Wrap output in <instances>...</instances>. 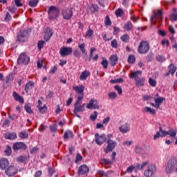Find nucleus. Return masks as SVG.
<instances>
[{"mask_svg":"<svg viewBox=\"0 0 177 177\" xmlns=\"http://www.w3.org/2000/svg\"><path fill=\"white\" fill-rule=\"evenodd\" d=\"M120 39L121 41H122V42H124L125 44H127V42H129V35L124 34L122 35L120 37Z\"/></svg>","mask_w":177,"mask_h":177,"instance_id":"nucleus-41","label":"nucleus"},{"mask_svg":"<svg viewBox=\"0 0 177 177\" xmlns=\"http://www.w3.org/2000/svg\"><path fill=\"white\" fill-rule=\"evenodd\" d=\"M48 13L49 20H55V19L59 17V13H60V10L56 6H51L48 8Z\"/></svg>","mask_w":177,"mask_h":177,"instance_id":"nucleus-3","label":"nucleus"},{"mask_svg":"<svg viewBox=\"0 0 177 177\" xmlns=\"http://www.w3.org/2000/svg\"><path fill=\"white\" fill-rule=\"evenodd\" d=\"M15 3L16 6H17V8H20L21 6H23L21 0H15Z\"/></svg>","mask_w":177,"mask_h":177,"instance_id":"nucleus-63","label":"nucleus"},{"mask_svg":"<svg viewBox=\"0 0 177 177\" xmlns=\"http://www.w3.org/2000/svg\"><path fill=\"white\" fill-rule=\"evenodd\" d=\"M109 63L112 67L117 65V63H118V57L117 55H111L109 57Z\"/></svg>","mask_w":177,"mask_h":177,"instance_id":"nucleus-19","label":"nucleus"},{"mask_svg":"<svg viewBox=\"0 0 177 177\" xmlns=\"http://www.w3.org/2000/svg\"><path fill=\"white\" fill-rule=\"evenodd\" d=\"M111 174H113V171H107L106 173L102 170H98L97 172V175H99L100 177H112Z\"/></svg>","mask_w":177,"mask_h":177,"instance_id":"nucleus-25","label":"nucleus"},{"mask_svg":"<svg viewBox=\"0 0 177 177\" xmlns=\"http://www.w3.org/2000/svg\"><path fill=\"white\" fill-rule=\"evenodd\" d=\"M111 46H112V48H114L115 49H117L118 48V42L117 41L116 39H113L111 42Z\"/></svg>","mask_w":177,"mask_h":177,"instance_id":"nucleus-47","label":"nucleus"},{"mask_svg":"<svg viewBox=\"0 0 177 177\" xmlns=\"http://www.w3.org/2000/svg\"><path fill=\"white\" fill-rule=\"evenodd\" d=\"M34 82L32 81H29L28 83H26V84L25 85V92H26V93H28V92H30V91H31V89H32V88H34Z\"/></svg>","mask_w":177,"mask_h":177,"instance_id":"nucleus-28","label":"nucleus"},{"mask_svg":"<svg viewBox=\"0 0 177 177\" xmlns=\"http://www.w3.org/2000/svg\"><path fill=\"white\" fill-rule=\"evenodd\" d=\"M168 135H169L171 138H175L176 136V131H175V130L171 129L169 131H168Z\"/></svg>","mask_w":177,"mask_h":177,"instance_id":"nucleus-55","label":"nucleus"},{"mask_svg":"<svg viewBox=\"0 0 177 177\" xmlns=\"http://www.w3.org/2000/svg\"><path fill=\"white\" fill-rule=\"evenodd\" d=\"M124 31H133V24L131 21H128L123 26Z\"/></svg>","mask_w":177,"mask_h":177,"instance_id":"nucleus-23","label":"nucleus"},{"mask_svg":"<svg viewBox=\"0 0 177 177\" xmlns=\"http://www.w3.org/2000/svg\"><path fill=\"white\" fill-rule=\"evenodd\" d=\"M159 131L161 133L160 136L162 138H164V136H167V135H168V133H169L168 131H165L162 130V127H159Z\"/></svg>","mask_w":177,"mask_h":177,"instance_id":"nucleus-51","label":"nucleus"},{"mask_svg":"<svg viewBox=\"0 0 177 177\" xmlns=\"http://www.w3.org/2000/svg\"><path fill=\"white\" fill-rule=\"evenodd\" d=\"M173 13L170 15L169 19L171 21H177V12L176 8H173Z\"/></svg>","mask_w":177,"mask_h":177,"instance_id":"nucleus-36","label":"nucleus"},{"mask_svg":"<svg viewBox=\"0 0 177 177\" xmlns=\"http://www.w3.org/2000/svg\"><path fill=\"white\" fill-rule=\"evenodd\" d=\"M102 66H103V68H107L108 66H109V62L107 61V59H104L102 62H101Z\"/></svg>","mask_w":177,"mask_h":177,"instance_id":"nucleus-49","label":"nucleus"},{"mask_svg":"<svg viewBox=\"0 0 177 177\" xmlns=\"http://www.w3.org/2000/svg\"><path fill=\"white\" fill-rule=\"evenodd\" d=\"M96 118H97V112L94 111V113L90 116V120L91 121H96Z\"/></svg>","mask_w":177,"mask_h":177,"instance_id":"nucleus-53","label":"nucleus"},{"mask_svg":"<svg viewBox=\"0 0 177 177\" xmlns=\"http://www.w3.org/2000/svg\"><path fill=\"white\" fill-rule=\"evenodd\" d=\"M50 132H56L57 131V126L56 124L50 126Z\"/></svg>","mask_w":177,"mask_h":177,"instance_id":"nucleus-61","label":"nucleus"},{"mask_svg":"<svg viewBox=\"0 0 177 177\" xmlns=\"http://www.w3.org/2000/svg\"><path fill=\"white\" fill-rule=\"evenodd\" d=\"M147 169L144 171V176L145 177H151L156 174V165L150 164L148 161V165L146 166Z\"/></svg>","mask_w":177,"mask_h":177,"instance_id":"nucleus-4","label":"nucleus"},{"mask_svg":"<svg viewBox=\"0 0 177 177\" xmlns=\"http://www.w3.org/2000/svg\"><path fill=\"white\" fill-rule=\"evenodd\" d=\"M28 38V32L27 30H24L20 32L17 35V41L19 42H25L26 39Z\"/></svg>","mask_w":177,"mask_h":177,"instance_id":"nucleus-13","label":"nucleus"},{"mask_svg":"<svg viewBox=\"0 0 177 177\" xmlns=\"http://www.w3.org/2000/svg\"><path fill=\"white\" fill-rule=\"evenodd\" d=\"M119 129L122 133H127V132H129V124H128V123H125L120 126Z\"/></svg>","mask_w":177,"mask_h":177,"instance_id":"nucleus-26","label":"nucleus"},{"mask_svg":"<svg viewBox=\"0 0 177 177\" xmlns=\"http://www.w3.org/2000/svg\"><path fill=\"white\" fill-rule=\"evenodd\" d=\"M99 10V6L97 5L92 4L88 9V12L93 15V13H96Z\"/></svg>","mask_w":177,"mask_h":177,"instance_id":"nucleus-27","label":"nucleus"},{"mask_svg":"<svg viewBox=\"0 0 177 177\" xmlns=\"http://www.w3.org/2000/svg\"><path fill=\"white\" fill-rule=\"evenodd\" d=\"M38 5V0H30L29 1V6L34 8Z\"/></svg>","mask_w":177,"mask_h":177,"instance_id":"nucleus-45","label":"nucleus"},{"mask_svg":"<svg viewBox=\"0 0 177 177\" xmlns=\"http://www.w3.org/2000/svg\"><path fill=\"white\" fill-rule=\"evenodd\" d=\"M17 172H19V169L16 166L12 165L8 166L5 170L6 175L9 177L15 176Z\"/></svg>","mask_w":177,"mask_h":177,"instance_id":"nucleus-7","label":"nucleus"},{"mask_svg":"<svg viewBox=\"0 0 177 177\" xmlns=\"http://www.w3.org/2000/svg\"><path fill=\"white\" fill-rule=\"evenodd\" d=\"M149 49H150L149 43L146 41H142L138 46V53L145 54L149 52Z\"/></svg>","mask_w":177,"mask_h":177,"instance_id":"nucleus-6","label":"nucleus"},{"mask_svg":"<svg viewBox=\"0 0 177 177\" xmlns=\"http://www.w3.org/2000/svg\"><path fill=\"white\" fill-rule=\"evenodd\" d=\"M114 88L118 91V95H122V88L121 86L116 85L114 86Z\"/></svg>","mask_w":177,"mask_h":177,"instance_id":"nucleus-52","label":"nucleus"},{"mask_svg":"<svg viewBox=\"0 0 177 177\" xmlns=\"http://www.w3.org/2000/svg\"><path fill=\"white\" fill-rule=\"evenodd\" d=\"M104 24L106 27H110V26H111V20L110 19V17H109V15H106L105 17Z\"/></svg>","mask_w":177,"mask_h":177,"instance_id":"nucleus-43","label":"nucleus"},{"mask_svg":"<svg viewBox=\"0 0 177 177\" xmlns=\"http://www.w3.org/2000/svg\"><path fill=\"white\" fill-rule=\"evenodd\" d=\"M91 76V72L89 71H84L82 72L80 76V80L81 81H85L88 77Z\"/></svg>","mask_w":177,"mask_h":177,"instance_id":"nucleus-24","label":"nucleus"},{"mask_svg":"<svg viewBox=\"0 0 177 177\" xmlns=\"http://www.w3.org/2000/svg\"><path fill=\"white\" fill-rule=\"evenodd\" d=\"M148 164H149V161H145V162H142L141 165L140 164L136 165V166L134 167V168H135L134 169H135L136 172H137V171H139V170L142 171V170L145 169V168H146V167H147Z\"/></svg>","mask_w":177,"mask_h":177,"instance_id":"nucleus-20","label":"nucleus"},{"mask_svg":"<svg viewBox=\"0 0 177 177\" xmlns=\"http://www.w3.org/2000/svg\"><path fill=\"white\" fill-rule=\"evenodd\" d=\"M162 45L164 46V45H166V46H169V40L167 39H163L161 41Z\"/></svg>","mask_w":177,"mask_h":177,"instance_id":"nucleus-62","label":"nucleus"},{"mask_svg":"<svg viewBox=\"0 0 177 177\" xmlns=\"http://www.w3.org/2000/svg\"><path fill=\"white\" fill-rule=\"evenodd\" d=\"M158 23V26H161V22L162 21V10H158V11L154 13L153 17L151 18V23L152 26H156Z\"/></svg>","mask_w":177,"mask_h":177,"instance_id":"nucleus-2","label":"nucleus"},{"mask_svg":"<svg viewBox=\"0 0 177 177\" xmlns=\"http://www.w3.org/2000/svg\"><path fill=\"white\" fill-rule=\"evenodd\" d=\"M17 63L19 64H25L27 66L30 63V57L26 53H21L17 59Z\"/></svg>","mask_w":177,"mask_h":177,"instance_id":"nucleus-9","label":"nucleus"},{"mask_svg":"<svg viewBox=\"0 0 177 177\" xmlns=\"http://www.w3.org/2000/svg\"><path fill=\"white\" fill-rule=\"evenodd\" d=\"M115 15L116 17H122V16H124V10L120 8H118L115 11Z\"/></svg>","mask_w":177,"mask_h":177,"instance_id":"nucleus-37","label":"nucleus"},{"mask_svg":"<svg viewBox=\"0 0 177 177\" xmlns=\"http://www.w3.org/2000/svg\"><path fill=\"white\" fill-rule=\"evenodd\" d=\"M136 61V58L135 57V55H130L128 57L127 62L129 63V64H133Z\"/></svg>","mask_w":177,"mask_h":177,"instance_id":"nucleus-40","label":"nucleus"},{"mask_svg":"<svg viewBox=\"0 0 177 177\" xmlns=\"http://www.w3.org/2000/svg\"><path fill=\"white\" fill-rule=\"evenodd\" d=\"M115 146H117V142L111 139H108L107 140V146L106 149H104V153L107 154L109 151H113L114 149H115Z\"/></svg>","mask_w":177,"mask_h":177,"instance_id":"nucleus-10","label":"nucleus"},{"mask_svg":"<svg viewBox=\"0 0 177 177\" xmlns=\"http://www.w3.org/2000/svg\"><path fill=\"white\" fill-rule=\"evenodd\" d=\"M100 162L102 165H110V164H111V161L106 158L101 159Z\"/></svg>","mask_w":177,"mask_h":177,"instance_id":"nucleus-42","label":"nucleus"},{"mask_svg":"<svg viewBox=\"0 0 177 177\" xmlns=\"http://www.w3.org/2000/svg\"><path fill=\"white\" fill-rule=\"evenodd\" d=\"M108 96L109 99H115L117 97V93L111 92L108 94Z\"/></svg>","mask_w":177,"mask_h":177,"instance_id":"nucleus-57","label":"nucleus"},{"mask_svg":"<svg viewBox=\"0 0 177 177\" xmlns=\"http://www.w3.org/2000/svg\"><path fill=\"white\" fill-rule=\"evenodd\" d=\"M145 110H146L147 113H149L150 114H153V115L156 114V110H154L150 107L146 106Z\"/></svg>","mask_w":177,"mask_h":177,"instance_id":"nucleus-50","label":"nucleus"},{"mask_svg":"<svg viewBox=\"0 0 177 177\" xmlns=\"http://www.w3.org/2000/svg\"><path fill=\"white\" fill-rule=\"evenodd\" d=\"M176 70H177L176 66H175L174 64H171L169 66V73L166 74V77H168L169 74H171V75H174V74H175V73L176 72Z\"/></svg>","mask_w":177,"mask_h":177,"instance_id":"nucleus-30","label":"nucleus"},{"mask_svg":"<svg viewBox=\"0 0 177 177\" xmlns=\"http://www.w3.org/2000/svg\"><path fill=\"white\" fill-rule=\"evenodd\" d=\"M88 172H89V167L86 165H81L77 170L78 175H86Z\"/></svg>","mask_w":177,"mask_h":177,"instance_id":"nucleus-17","label":"nucleus"},{"mask_svg":"<svg viewBox=\"0 0 177 177\" xmlns=\"http://www.w3.org/2000/svg\"><path fill=\"white\" fill-rule=\"evenodd\" d=\"M19 138L22 140L28 139V132L26 130L20 131L18 134Z\"/></svg>","mask_w":177,"mask_h":177,"instance_id":"nucleus-33","label":"nucleus"},{"mask_svg":"<svg viewBox=\"0 0 177 177\" xmlns=\"http://www.w3.org/2000/svg\"><path fill=\"white\" fill-rule=\"evenodd\" d=\"M52 35H53V32H52V30L49 28H47L45 35H44L45 41H49V39H50V37H52Z\"/></svg>","mask_w":177,"mask_h":177,"instance_id":"nucleus-31","label":"nucleus"},{"mask_svg":"<svg viewBox=\"0 0 177 177\" xmlns=\"http://www.w3.org/2000/svg\"><path fill=\"white\" fill-rule=\"evenodd\" d=\"M44 45H45V41H39L37 44L38 49L41 50V48H44Z\"/></svg>","mask_w":177,"mask_h":177,"instance_id":"nucleus-59","label":"nucleus"},{"mask_svg":"<svg viewBox=\"0 0 177 177\" xmlns=\"http://www.w3.org/2000/svg\"><path fill=\"white\" fill-rule=\"evenodd\" d=\"M9 160L6 158H2L0 159V169L5 171L9 167Z\"/></svg>","mask_w":177,"mask_h":177,"instance_id":"nucleus-15","label":"nucleus"},{"mask_svg":"<svg viewBox=\"0 0 177 177\" xmlns=\"http://www.w3.org/2000/svg\"><path fill=\"white\" fill-rule=\"evenodd\" d=\"M93 30H92L91 28H88V30L86 32L85 37L86 38H90V39H92V37H93Z\"/></svg>","mask_w":177,"mask_h":177,"instance_id":"nucleus-38","label":"nucleus"},{"mask_svg":"<svg viewBox=\"0 0 177 177\" xmlns=\"http://www.w3.org/2000/svg\"><path fill=\"white\" fill-rule=\"evenodd\" d=\"M74 136V134L73 133V131H65L64 133V140H67L68 139H71Z\"/></svg>","mask_w":177,"mask_h":177,"instance_id":"nucleus-32","label":"nucleus"},{"mask_svg":"<svg viewBox=\"0 0 177 177\" xmlns=\"http://www.w3.org/2000/svg\"><path fill=\"white\" fill-rule=\"evenodd\" d=\"M96 50V48L95 47H92L90 49V57L91 59H92L93 60H97V59H99V55L96 54L95 56H93V53Z\"/></svg>","mask_w":177,"mask_h":177,"instance_id":"nucleus-35","label":"nucleus"},{"mask_svg":"<svg viewBox=\"0 0 177 177\" xmlns=\"http://www.w3.org/2000/svg\"><path fill=\"white\" fill-rule=\"evenodd\" d=\"M149 84L151 86H152L153 88L156 87V86L157 85V82L156 81V80L149 77Z\"/></svg>","mask_w":177,"mask_h":177,"instance_id":"nucleus-44","label":"nucleus"},{"mask_svg":"<svg viewBox=\"0 0 177 177\" xmlns=\"http://www.w3.org/2000/svg\"><path fill=\"white\" fill-rule=\"evenodd\" d=\"M26 112L28 113V114H32V110L31 109V106L29 105H26L24 107Z\"/></svg>","mask_w":177,"mask_h":177,"instance_id":"nucleus-56","label":"nucleus"},{"mask_svg":"<svg viewBox=\"0 0 177 177\" xmlns=\"http://www.w3.org/2000/svg\"><path fill=\"white\" fill-rule=\"evenodd\" d=\"M73 90L77 93V95L84 93L85 86L84 85H78L73 87Z\"/></svg>","mask_w":177,"mask_h":177,"instance_id":"nucleus-22","label":"nucleus"},{"mask_svg":"<svg viewBox=\"0 0 177 177\" xmlns=\"http://www.w3.org/2000/svg\"><path fill=\"white\" fill-rule=\"evenodd\" d=\"M62 16L65 20H70L73 17V11L70 9L65 10L62 12Z\"/></svg>","mask_w":177,"mask_h":177,"instance_id":"nucleus-18","label":"nucleus"},{"mask_svg":"<svg viewBox=\"0 0 177 177\" xmlns=\"http://www.w3.org/2000/svg\"><path fill=\"white\" fill-rule=\"evenodd\" d=\"M95 142L96 145L98 146H102L107 140V138L106 137V134L100 135L99 133H96L95 134Z\"/></svg>","mask_w":177,"mask_h":177,"instance_id":"nucleus-8","label":"nucleus"},{"mask_svg":"<svg viewBox=\"0 0 177 177\" xmlns=\"http://www.w3.org/2000/svg\"><path fill=\"white\" fill-rule=\"evenodd\" d=\"M27 145L24 142H15L13 144V150L17 151L18 150H26Z\"/></svg>","mask_w":177,"mask_h":177,"instance_id":"nucleus-14","label":"nucleus"},{"mask_svg":"<svg viewBox=\"0 0 177 177\" xmlns=\"http://www.w3.org/2000/svg\"><path fill=\"white\" fill-rule=\"evenodd\" d=\"M5 139H8L9 140H15V139H17V134L16 133H6L4 134Z\"/></svg>","mask_w":177,"mask_h":177,"instance_id":"nucleus-21","label":"nucleus"},{"mask_svg":"<svg viewBox=\"0 0 177 177\" xmlns=\"http://www.w3.org/2000/svg\"><path fill=\"white\" fill-rule=\"evenodd\" d=\"M7 110H8V117L9 118H10V120H17V116H16V115H10V108H7Z\"/></svg>","mask_w":177,"mask_h":177,"instance_id":"nucleus-48","label":"nucleus"},{"mask_svg":"<svg viewBox=\"0 0 177 177\" xmlns=\"http://www.w3.org/2000/svg\"><path fill=\"white\" fill-rule=\"evenodd\" d=\"M163 100H165V98L162 97H158V98L155 99V103L158 105V107L160 108V106H161V104L162 103Z\"/></svg>","mask_w":177,"mask_h":177,"instance_id":"nucleus-39","label":"nucleus"},{"mask_svg":"<svg viewBox=\"0 0 177 177\" xmlns=\"http://www.w3.org/2000/svg\"><path fill=\"white\" fill-rule=\"evenodd\" d=\"M139 75H142V71H137L130 73L129 78H134L136 82V86L140 88L145 85L146 79L145 77H139Z\"/></svg>","mask_w":177,"mask_h":177,"instance_id":"nucleus-1","label":"nucleus"},{"mask_svg":"<svg viewBox=\"0 0 177 177\" xmlns=\"http://www.w3.org/2000/svg\"><path fill=\"white\" fill-rule=\"evenodd\" d=\"M26 160V158L24 156H21L17 158V161H18V162H24Z\"/></svg>","mask_w":177,"mask_h":177,"instance_id":"nucleus-54","label":"nucleus"},{"mask_svg":"<svg viewBox=\"0 0 177 177\" xmlns=\"http://www.w3.org/2000/svg\"><path fill=\"white\" fill-rule=\"evenodd\" d=\"M84 111H85V104H81V102H75L74 104L73 113L75 114L76 117L81 118L78 113H84Z\"/></svg>","mask_w":177,"mask_h":177,"instance_id":"nucleus-5","label":"nucleus"},{"mask_svg":"<svg viewBox=\"0 0 177 177\" xmlns=\"http://www.w3.org/2000/svg\"><path fill=\"white\" fill-rule=\"evenodd\" d=\"M73 55L75 56V57H81V52H80V50H75L73 52Z\"/></svg>","mask_w":177,"mask_h":177,"instance_id":"nucleus-60","label":"nucleus"},{"mask_svg":"<svg viewBox=\"0 0 177 177\" xmlns=\"http://www.w3.org/2000/svg\"><path fill=\"white\" fill-rule=\"evenodd\" d=\"M176 162H177L176 158H171L169 160L166 166L167 174H171L172 171H174V167H175Z\"/></svg>","mask_w":177,"mask_h":177,"instance_id":"nucleus-11","label":"nucleus"},{"mask_svg":"<svg viewBox=\"0 0 177 177\" xmlns=\"http://www.w3.org/2000/svg\"><path fill=\"white\" fill-rule=\"evenodd\" d=\"M73 53V48L71 47L62 46L59 50V54L62 57L64 56H68Z\"/></svg>","mask_w":177,"mask_h":177,"instance_id":"nucleus-12","label":"nucleus"},{"mask_svg":"<svg viewBox=\"0 0 177 177\" xmlns=\"http://www.w3.org/2000/svg\"><path fill=\"white\" fill-rule=\"evenodd\" d=\"M84 99V93L82 94H78L77 100L76 102H78V103H81V100Z\"/></svg>","mask_w":177,"mask_h":177,"instance_id":"nucleus-64","label":"nucleus"},{"mask_svg":"<svg viewBox=\"0 0 177 177\" xmlns=\"http://www.w3.org/2000/svg\"><path fill=\"white\" fill-rule=\"evenodd\" d=\"M86 109L88 110H92V109H99V104L97 103V100L93 99L91 100L88 104L86 105Z\"/></svg>","mask_w":177,"mask_h":177,"instance_id":"nucleus-16","label":"nucleus"},{"mask_svg":"<svg viewBox=\"0 0 177 177\" xmlns=\"http://www.w3.org/2000/svg\"><path fill=\"white\" fill-rule=\"evenodd\" d=\"M38 109L41 113H44L46 111V110L48 109V107H46V105H44L43 106H40Z\"/></svg>","mask_w":177,"mask_h":177,"instance_id":"nucleus-58","label":"nucleus"},{"mask_svg":"<svg viewBox=\"0 0 177 177\" xmlns=\"http://www.w3.org/2000/svg\"><path fill=\"white\" fill-rule=\"evenodd\" d=\"M4 153L6 156H10V154H12V148H10L9 146H7Z\"/></svg>","mask_w":177,"mask_h":177,"instance_id":"nucleus-46","label":"nucleus"},{"mask_svg":"<svg viewBox=\"0 0 177 177\" xmlns=\"http://www.w3.org/2000/svg\"><path fill=\"white\" fill-rule=\"evenodd\" d=\"M12 97H14L15 100H16L17 102H19V103H24V99L23 98V97L17 94L16 91L13 93Z\"/></svg>","mask_w":177,"mask_h":177,"instance_id":"nucleus-29","label":"nucleus"},{"mask_svg":"<svg viewBox=\"0 0 177 177\" xmlns=\"http://www.w3.org/2000/svg\"><path fill=\"white\" fill-rule=\"evenodd\" d=\"M85 46H86L85 43L78 44V48L79 49H80L82 53H83L84 55H88V52L86 51V49H85Z\"/></svg>","mask_w":177,"mask_h":177,"instance_id":"nucleus-34","label":"nucleus"}]
</instances>
